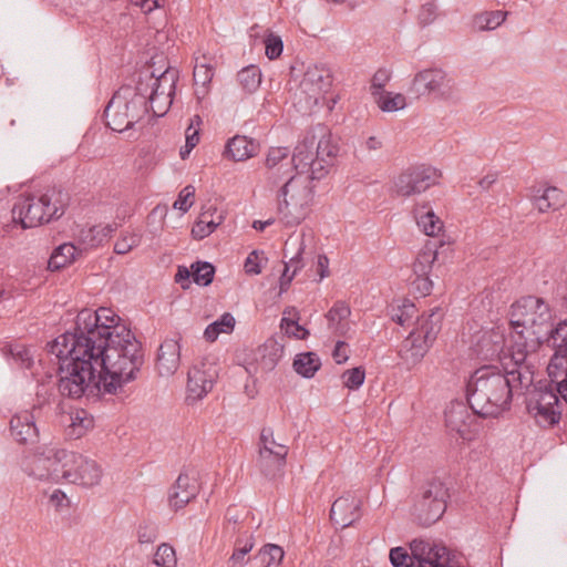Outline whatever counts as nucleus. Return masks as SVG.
<instances>
[{
	"label": "nucleus",
	"mask_w": 567,
	"mask_h": 567,
	"mask_svg": "<svg viewBox=\"0 0 567 567\" xmlns=\"http://www.w3.org/2000/svg\"><path fill=\"white\" fill-rule=\"evenodd\" d=\"M515 365L516 369L509 371L494 364L482 365L470 375L466 400L473 414L498 417L511 409L514 392L533 383L528 367Z\"/></svg>",
	"instance_id": "f257e3e1"
},
{
	"label": "nucleus",
	"mask_w": 567,
	"mask_h": 567,
	"mask_svg": "<svg viewBox=\"0 0 567 567\" xmlns=\"http://www.w3.org/2000/svg\"><path fill=\"white\" fill-rule=\"evenodd\" d=\"M93 362L99 369L103 394H117L137 379L145 362L141 341L130 330L94 344Z\"/></svg>",
	"instance_id": "f03ea898"
},
{
	"label": "nucleus",
	"mask_w": 567,
	"mask_h": 567,
	"mask_svg": "<svg viewBox=\"0 0 567 567\" xmlns=\"http://www.w3.org/2000/svg\"><path fill=\"white\" fill-rule=\"evenodd\" d=\"M63 337L59 336L47 344L45 351L49 357L56 360L59 382L58 390L62 396L80 399L86 393L95 390L103 393L99 369L93 362L92 351L74 341H68L62 347Z\"/></svg>",
	"instance_id": "7ed1b4c3"
},
{
	"label": "nucleus",
	"mask_w": 567,
	"mask_h": 567,
	"mask_svg": "<svg viewBox=\"0 0 567 567\" xmlns=\"http://www.w3.org/2000/svg\"><path fill=\"white\" fill-rule=\"evenodd\" d=\"M554 309L542 297L528 295L517 299L511 307V326L515 331L514 363H525L528 353L539 349V340L553 326Z\"/></svg>",
	"instance_id": "20e7f679"
},
{
	"label": "nucleus",
	"mask_w": 567,
	"mask_h": 567,
	"mask_svg": "<svg viewBox=\"0 0 567 567\" xmlns=\"http://www.w3.org/2000/svg\"><path fill=\"white\" fill-rule=\"evenodd\" d=\"M340 154L339 138L323 124L312 126L292 154L295 171L310 172L311 179H322Z\"/></svg>",
	"instance_id": "39448f33"
},
{
	"label": "nucleus",
	"mask_w": 567,
	"mask_h": 567,
	"mask_svg": "<svg viewBox=\"0 0 567 567\" xmlns=\"http://www.w3.org/2000/svg\"><path fill=\"white\" fill-rule=\"evenodd\" d=\"M70 200V194L56 186L39 195L20 196L11 210L12 220L23 229L58 220L64 215Z\"/></svg>",
	"instance_id": "423d86ee"
},
{
	"label": "nucleus",
	"mask_w": 567,
	"mask_h": 567,
	"mask_svg": "<svg viewBox=\"0 0 567 567\" xmlns=\"http://www.w3.org/2000/svg\"><path fill=\"white\" fill-rule=\"evenodd\" d=\"M120 320L121 318L110 308L101 307L95 311L82 309L76 316L73 331L61 334L64 342L62 347H66L68 341H74L92 351L94 344L130 330L120 323Z\"/></svg>",
	"instance_id": "0eeeda50"
},
{
	"label": "nucleus",
	"mask_w": 567,
	"mask_h": 567,
	"mask_svg": "<svg viewBox=\"0 0 567 567\" xmlns=\"http://www.w3.org/2000/svg\"><path fill=\"white\" fill-rule=\"evenodd\" d=\"M310 172H297L288 177L278 192V213L286 226L299 225L313 202Z\"/></svg>",
	"instance_id": "6e6552de"
},
{
	"label": "nucleus",
	"mask_w": 567,
	"mask_h": 567,
	"mask_svg": "<svg viewBox=\"0 0 567 567\" xmlns=\"http://www.w3.org/2000/svg\"><path fill=\"white\" fill-rule=\"evenodd\" d=\"M449 498V488L442 480L437 477L426 480L413 495L411 509L413 520L423 527L433 525L445 513Z\"/></svg>",
	"instance_id": "1a4fd4ad"
},
{
	"label": "nucleus",
	"mask_w": 567,
	"mask_h": 567,
	"mask_svg": "<svg viewBox=\"0 0 567 567\" xmlns=\"http://www.w3.org/2000/svg\"><path fill=\"white\" fill-rule=\"evenodd\" d=\"M443 313L440 308L432 309L425 317L417 319V326L403 341L400 350L401 358L411 365L419 363L441 331Z\"/></svg>",
	"instance_id": "9d476101"
},
{
	"label": "nucleus",
	"mask_w": 567,
	"mask_h": 567,
	"mask_svg": "<svg viewBox=\"0 0 567 567\" xmlns=\"http://www.w3.org/2000/svg\"><path fill=\"white\" fill-rule=\"evenodd\" d=\"M453 80L440 68H430L419 71L408 89L413 97L433 96L447 99L453 89Z\"/></svg>",
	"instance_id": "9b49d317"
},
{
	"label": "nucleus",
	"mask_w": 567,
	"mask_h": 567,
	"mask_svg": "<svg viewBox=\"0 0 567 567\" xmlns=\"http://www.w3.org/2000/svg\"><path fill=\"white\" fill-rule=\"evenodd\" d=\"M441 173L429 165L411 166L402 172L395 183V192L399 196L410 197L421 194L439 183Z\"/></svg>",
	"instance_id": "f8f14e48"
},
{
	"label": "nucleus",
	"mask_w": 567,
	"mask_h": 567,
	"mask_svg": "<svg viewBox=\"0 0 567 567\" xmlns=\"http://www.w3.org/2000/svg\"><path fill=\"white\" fill-rule=\"evenodd\" d=\"M411 559L415 567H456L443 545L431 544L422 539L410 543Z\"/></svg>",
	"instance_id": "ddd939ff"
},
{
	"label": "nucleus",
	"mask_w": 567,
	"mask_h": 567,
	"mask_svg": "<svg viewBox=\"0 0 567 567\" xmlns=\"http://www.w3.org/2000/svg\"><path fill=\"white\" fill-rule=\"evenodd\" d=\"M41 408L33 405L31 410H24L14 414L10 420V433L13 440L20 444H33L39 440V429L35 424Z\"/></svg>",
	"instance_id": "4468645a"
},
{
	"label": "nucleus",
	"mask_w": 567,
	"mask_h": 567,
	"mask_svg": "<svg viewBox=\"0 0 567 567\" xmlns=\"http://www.w3.org/2000/svg\"><path fill=\"white\" fill-rule=\"evenodd\" d=\"M132 95L131 86H122L116 91L104 110V117L107 127L114 132H123L131 128V122L127 115V104L125 97Z\"/></svg>",
	"instance_id": "2eb2a0df"
},
{
	"label": "nucleus",
	"mask_w": 567,
	"mask_h": 567,
	"mask_svg": "<svg viewBox=\"0 0 567 567\" xmlns=\"http://www.w3.org/2000/svg\"><path fill=\"white\" fill-rule=\"evenodd\" d=\"M267 179L275 186L295 169V162L287 147H271L266 157Z\"/></svg>",
	"instance_id": "dca6fc26"
},
{
	"label": "nucleus",
	"mask_w": 567,
	"mask_h": 567,
	"mask_svg": "<svg viewBox=\"0 0 567 567\" xmlns=\"http://www.w3.org/2000/svg\"><path fill=\"white\" fill-rule=\"evenodd\" d=\"M436 259V251L426 248L419 252L415 261L413 262V272L415 279L412 287L421 297L429 296L433 288V282L429 277L433 262Z\"/></svg>",
	"instance_id": "f3484780"
},
{
	"label": "nucleus",
	"mask_w": 567,
	"mask_h": 567,
	"mask_svg": "<svg viewBox=\"0 0 567 567\" xmlns=\"http://www.w3.org/2000/svg\"><path fill=\"white\" fill-rule=\"evenodd\" d=\"M181 337L165 339L157 352L156 369L162 377L173 375L181 363Z\"/></svg>",
	"instance_id": "a211bd4d"
},
{
	"label": "nucleus",
	"mask_w": 567,
	"mask_h": 567,
	"mask_svg": "<svg viewBox=\"0 0 567 567\" xmlns=\"http://www.w3.org/2000/svg\"><path fill=\"white\" fill-rule=\"evenodd\" d=\"M164 82H168V72H163L159 76L154 73L145 72L138 78L136 86L132 89V97H143L147 101V105L153 110V105L159 102V89Z\"/></svg>",
	"instance_id": "6ab92c4d"
},
{
	"label": "nucleus",
	"mask_w": 567,
	"mask_h": 567,
	"mask_svg": "<svg viewBox=\"0 0 567 567\" xmlns=\"http://www.w3.org/2000/svg\"><path fill=\"white\" fill-rule=\"evenodd\" d=\"M334 525L346 528L360 518V501L353 496H342L334 501L330 509Z\"/></svg>",
	"instance_id": "aec40b11"
},
{
	"label": "nucleus",
	"mask_w": 567,
	"mask_h": 567,
	"mask_svg": "<svg viewBox=\"0 0 567 567\" xmlns=\"http://www.w3.org/2000/svg\"><path fill=\"white\" fill-rule=\"evenodd\" d=\"M286 337L280 336L279 339H268L259 349L256 358V369L267 373L272 371L284 355Z\"/></svg>",
	"instance_id": "412c9836"
},
{
	"label": "nucleus",
	"mask_w": 567,
	"mask_h": 567,
	"mask_svg": "<svg viewBox=\"0 0 567 567\" xmlns=\"http://www.w3.org/2000/svg\"><path fill=\"white\" fill-rule=\"evenodd\" d=\"M470 405L461 401H453L445 410V423L451 431H455L462 437L468 433L473 415L468 412Z\"/></svg>",
	"instance_id": "4be33fe9"
},
{
	"label": "nucleus",
	"mask_w": 567,
	"mask_h": 567,
	"mask_svg": "<svg viewBox=\"0 0 567 567\" xmlns=\"http://www.w3.org/2000/svg\"><path fill=\"white\" fill-rule=\"evenodd\" d=\"M288 447H279L278 452H258L257 466L267 478L281 476L286 466Z\"/></svg>",
	"instance_id": "5701e85b"
},
{
	"label": "nucleus",
	"mask_w": 567,
	"mask_h": 567,
	"mask_svg": "<svg viewBox=\"0 0 567 567\" xmlns=\"http://www.w3.org/2000/svg\"><path fill=\"white\" fill-rule=\"evenodd\" d=\"M59 451L54 447L39 449L32 456L29 475L41 481H49L52 465L58 462Z\"/></svg>",
	"instance_id": "b1692460"
},
{
	"label": "nucleus",
	"mask_w": 567,
	"mask_h": 567,
	"mask_svg": "<svg viewBox=\"0 0 567 567\" xmlns=\"http://www.w3.org/2000/svg\"><path fill=\"white\" fill-rule=\"evenodd\" d=\"M547 371L560 396L567 402V348L553 354Z\"/></svg>",
	"instance_id": "393cba45"
},
{
	"label": "nucleus",
	"mask_w": 567,
	"mask_h": 567,
	"mask_svg": "<svg viewBox=\"0 0 567 567\" xmlns=\"http://www.w3.org/2000/svg\"><path fill=\"white\" fill-rule=\"evenodd\" d=\"M258 150L259 144L255 140L236 135L227 142L224 154L233 161L241 162L254 157Z\"/></svg>",
	"instance_id": "a878e982"
},
{
	"label": "nucleus",
	"mask_w": 567,
	"mask_h": 567,
	"mask_svg": "<svg viewBox=\"0 0 567 567\" xmlns=\"http://www.w3.org/2000/svg\"><path fill=\"white\" fill-rule=\"evenodd\" d=\"M555 382L548 381V380H540L538 381L534 389L528 392V395L526 398V405H545L547 408L549 406H558L559 399L558 395L559 392L556 389V385L554 386Z\"/></svg>",
	"instance_id": "bb28decb"
},
{
	"label": "nucleus",
	"mask_w": 567,
	"mask_h": 567,
	"mask_svg": "<svg viewBox=\"0 0 567 567\" xmlns=\"http://www.w3.org/2000/svg\"><path fill=\"white\" fill-rule=\"evenodd\" d=\"M215 374V372L210 373L198 367H193L188 371L187 378V390L189 392V396L193 399H202L206 395L213 389Z\"/></svg>",
	"instance_id": "cd10ccee"
},
{
	"label": "nucleus",
	"mask_w": 567,
	"mask_h": 567,
	"mask_svg": "<svg viewBox=\"0 0 567 567\" xmlns=\"http://www.w3.org/2000/svg\"><path fill=\"white\" fill-rule=\"evenodd\" d=\"M332 84V76L329 69L315 65L305 72L301 85L310 92H327Z\"/></svg>",
	"instance_id": "c85d7f7f"
},
{
	"label": "nucleus",
	"mask_w": 567,
	"mask_h": 567,
	"mask_svg": "<svg viewBox=\"0 0 567 567\" xmlns=\"http://www.w3.org/2000/svg\"><path fill=\"white\" fill-rule=\"evenodd\" d=\"M546 344L553 348L554 353H560V350L567 348V319L560 320L546 331L544 338L539 340V347Z\"/></svg>",
	"instance_id": "c756f323"
},
{
	"label": "nucleus",
	"mask_w": 567,
	"mask_h": 567,
	"mask_svg": "<svg viewBox=\"0 0 567 567\" xmlns=\"http://www.w3.org/2000/svg\"><path fill=\"white\" fill-rule=\"evenodd\" d=\"M83 455L70 452L66 450H60L58 456V463H61V481L73 483L76 478V470L83 464Z\"/></svg>",
	"instance_id": "7c9ffc66"
},
{
	"label": "nucleus",
	"mask_w": 567,
	"mask_h": 567,
	"mask_svg": "<svg viewBox=\"0 0 567 567\" xmlns=\"http://www.w3.org/2000/svg\"><path fill=\"white\" fill-rule=\"evenodd\" d=\"M76 251L78 248L71 243L55 247L48 260V269L56 271L64 268L75 259Z\"/></svg>",
	"instance_id": "2f4dec72"
},
{
	"label": "nucleus",
	"mask_w": 567,
	"mask_h": 567,
	"mask_svg": "<svg viewBox=\"0 0 567 567\" xmlns=\"http://www.w3.org/2000/svg\"><path fill=\"white\" fill-rule=\"evenodd\" d=\"M535 207L544 213L548 209H558L566 204L564 192L555 186H548L543 194L535 197Z\"/></svg>",
	"instance_id": "473e14b6"
},
{
	"label": "nucleus",
	"mask_w": 567,
	"mask_h": 567,
	"mask_svg": "<svg viewBox=\"0 0 567 567\" xmlns=\"http://www.w3.org/2000/svg\"><path fill=\"white\" fill-rule=\"evenodd\" d=\"M292 365L299 375L306 379H311L320 369L321 361L315 352H302L296 355Z\"/></svg>",
	"instance_id": "72a5a7b5"
},
{
	"label": "nucleus",
	"mask_w": 567,
	"mask_h": 567,
	"mask_svg": "<svg viewBox=\"0 0 567 567\" xmlns=\"http://www.w3.org/2000/svg\"><path fill=\"white\" fill-rule=\"evenodd\" d=\"M76 478L73 484L83 486H94L99 484L102 477V470L95 461L83 457V464L76 470Z\"/></svg>",
	"instance_id": "f704fd0d"
},
{
	"label": "nucleus",
	"mask_w": 567,
	"mask_h": 567,
	"mask_svg": "<svg viewBox=\"0 0 567 567\" xmlns=\"http://www.w3.org/2000/svg\"><path fill=\"white\" fill-rule=\"evenodd\" d=\"M529 414H532L536 422L543 427H550L559 423L561 413L558 406L543 405H526Z\"/></svg>",
	"instance_id": "c9c22d12"
},
{
	"label": "nucleus",
	"mask_w": 567,
	"mask_h": 567,
	"mask_svg": "<svg viewBox=\"0 0 567 567\" xmlns=\"http://www.w3.org/2000/svg\"><path fill=\"white\" fill-rule=\"evenodd\" d=\"M235 323L236 320L234 316L229 312H225L220 318L206 327L204 338L208 342H214L220 333H230L234 330Z\"/></svg>",
	"instance_id": "e433bc0d"
},
{
	"label": "nucleus",
	"mask_w": 567,
	"mask_h": 567,
	"mask_svg": "<svg viewBox=\"0 0 567 567\" xmlns=\"http://www.w3.org/2000/svg\"><path fill=\"white\" fill-rule=\"evenodd\" d=\"M212 216L213 213L210 212V208L200 214L198 221L192 229V236L194 239H204L205 237L214 233V230L221 224V215L218 216L217 220L213 219Z\"/></svg>",
	"instance_id": "4c0bfd02"
},
{
	"label": "nucleus",
	"mask_w": 567,
	"mask_h": 567,
	"mask_svg": "<svg viewBox=\"0 0 567 567\" xmlns=\"http://www.w3.org/2000/svg\"><path fill=\"white\" fill-rule=\"evenodd\" d=\"M238 82L244 91L254 93L261 84V71L256 65H248L237 74Z\"/></svg>",
	"instance_id": "58836bf2"
},
{
	"label": "nucleus",
	"mask_w": 567,
	"mask_h": 567,
	"mask_svg": "<svg viewBox=\"0 0 567 567\" xmlns=\"http://www.w3.org/2000/svg\"><path fill=\"white\" fill-rule=\"evenodd\" d=\"M374 101L383 112H395L405 107V96L401 93L374 92Z\"/></svg>",
	"instance_id": "ea45409f"
},
{
	"label": "nucleus",
	"mask_w": 567,
	"mask_h": 567,
	"mask_svg": "<svg viewBox=\"0 0 567 567\" xmlns=\"http://www.w3.org/2000/svg\"><path fill=\"white\" fill-rule=\"evenodd\" d=\"M192 278L193 281L203 287L209 286L215 276V267L208 261H195L192 265Z\"/></svg>",
	"instance_id": "a19ab883"
},
{
	"label": "nucleus",
	"mask_w": 567,
	"mask_h": 567,
	"mask_svg": "<svg viewBox=\"0 0 567 567\" xmlns=\"http://www.w3.org/2000/svg\"><path fill=\"white\" fill-rule=\"evenodd\" d=\"M255 542L252 534L248 538H237L235 542V549L229 558V567H245V556L254 548Z\"/></svg>",
	"instance_id": "79ce46f5"
},
{
	"label": "nucleus",
	"mask_w": 567,
	"mask_h": 567,
	"mask_svg": "<svg viewBox=\"0 0 567 567\" xmlns=\"http://www.w3.org/2000/svg\"><path fill=\"white\" fill-rule=\"evenodd\" d=\"M125 104H127L131 128L151 111V106L147 105V101L143 97H125Z\"/></svg>",
	"instance_id": "37998d69"
},
{
	"label": "nucleus",
	"mask_w": 567,
	"mask_h": 567,
	"mask_svg": "<svg viewBox=\"0 0 567 567\" xmlns=\"http://www.w3.org/2000/svg\"><path fill=\"white\" fill-rule=\"evenodd\" d=\"M506 16L507 12L501 10L483 12L475 17V25L480 30H494L505 21Z\"/></svg>",
	"instance_id": "c03bdc74"
},
{
	"label": "nucleus",
	"mask_w": 567,
	"mask_h": 567,
	"mask_svg": "<svg viewBox=\"0 0 567 567\" xmlns=\"http://www.w3.org/2000/svg\"><path fill=\"white\" fill-rule=\"evenodd\" d=\"M175 83L174 75L168 72V82H164L163 86L159 89V100H162V105L158 106V111L153 106V114L155 116H163L169 105L172 104V95L174 94Z\"/></svg>",
	"instance_id": "a18cd8bd"
},
{
	"label": "nucleus",
	"mask_w": 567,
	"mask_h": 567,
	"mask_svg": "<svg viewBox=\"0 0 567 567\" xmlns=\"http://www.w3.org/2000/svg\"><path fill=\"white\" fill-rule=\"evenodd\" d=\"M258 556L262 557L265 567L279 566L284 559L285 551L279 545L266 544L259 549Z\"/></svg>",
	"instance_id": "49530a36"
},
{
	"label": "nucleus",
	"mask_w": 567,
	"mask_h": 567,
	"mask_svg": "<svg viewBox=\"0 0 567 567\" xmlns=\"http://www.w3.org/2000/svg\"><path fill=\"white\" fill-rule=\"evenodd\" d=\"M198 489L190 488L188 491H169L168 504L174 511H178L186 506L198 494Z\"/></svg>",
	"instance_id": "de8ad7c7"
},
{
	"label": "nucleus",
	"mask_w": 567,
	"mask_h": 567,
	"mask_svg": "<svg viewBox=\"0 0 567 567\" xmlns=\"http://www.w3.org/2000/svg\"><path fill=\"white\" fill-rule=\"evenodd\" d=\"M176 563L174 548L166 543L161 544L154 555V564L159 567H175Z\"/></svg>",
	"instance_id": "09e8293b"
},
{
	"label": "nucleus",
	"mask_w": 567,
	"mask_h": 567,
	"mask_svg": "<svg viewBox=\"0 0 567 567\" xmlns=\"http://www.w3.org/2000/svg\"><path fill=\"white\" fill-rule=\"evenodd\" d=\"M416 312L414 303L409 300H404L401 306L393 308L391 312V319L400 326L408 324Z\"/></svg>",
	"instance_id": "8fccbe9b"
},
{
	"label": "nucleus",
	"mask_w": 567,
	"mask_h": 567,
	"mask_svg": "<svg viewBox=\"0 0 567 567\" xmlns=\"http://www.w3.org/2000/svg\"><path fill=\"white\" fill-rule=\"evenodd\" d=\"M417 225L421 227L425 235L435 236L442 228V221L434 215L433 212H426L417 217Z\"/></svg>",
	"instance_id": "3c124183"
},
{
	"label": "nucleus",
	"mask_w": 567,
	"mask_h": 567,
	"mask_svg": "<svg viewBox=\"0 0 567 567\" xmlns=\"http://www.w3.org/2000/svg\"><path fill=\"white\" fill-rule=\"evenodd\" d=\"M264 43L265 53L269 60L278 59L281 55L284 50V42L279 35L269 32L268 34H266Z\"/></svg>",
	"instance_id": "603ef678"
},
{
	"label": "nucleus",
	"mask_w": 567,
	"mask_h": 567,
	"mask_svg": "<svg viewBox=\"0 0 567 567\" xmlns=\"http://www.w3.org/2000/svg\"><path fill=\"white\" fill-rule=\"evenodd\" d=\"M279 447H287L284 444L278 443L274 437V430L271 427H264L260 432L258 442V452H278Z\"/></svg>",
	"instance_id": "864d4df0"
},
{
	"label": "nucleus",
	"mask_w": 567,
	"mask_h": 567,
	"mask_svg": "<svg viewBox=\"0 0 567 567\" xmlns=\"http://www.w3.org/2000/svg\"><path fill=\"white\" fill-rule=\"evenodd\" d=\"M344 385L350 390H358L364 382L365 370L362 367H355L343 373Z\"/></svg>",
	"instance_id": "5fc2aeb1"
},
{
	"label": "nucleus",
	"mask_w": 567,
	"mask_h": 567,
	"mask_svg": "<svg viewBox=\"0 0 567 567\" xmlns=\"http://www.w3.org/2000/svg\"><path fill=\"white\" fill-rule=\"evenodd\" d=\"M351 315L350 307L344 301H337L332 308L327 312L326 318L329 324L340 323Z\"/></svg>",
	"instance_id": "6e6d98bb"
},
{
	"label": "nucleus",
	"mask_w": 567,
	"mask_h": 567,
	"mask_svg": "<svg viewBox=\"0 0 567 567\" xmlns=\"http://www.w3.org/2000/svg\"><path fill=\"white\" fill-rule=\"evenodd\" d=\"M195 187L193 185L185 186L178 194L173 207L183 213H187L194 204Z\"/></svg>",
	"instance_id": "4d7b16f0"
},
{
	"label": "nucleus",
	"mask_w": 567,
	"mask_h": 567,
	"mask_svg": "<svg viewBox=\"0 0 567 567\" xmlns=\"http://www.w3.org/2000/svg\"><path fill=\"white\" fill-rule=\"evenodd\" d=\"M390 561L393 567H415L411 555L403 547H394L389 554Z\"/></svg>",
	"instance_id": "13d9d810"
},
{
	"label": "nucleus",
	"mask_w": 567,
	"mask_h": 567,
	"mask_svg": "<svg viewBox=\"0 0 567 567\" xmlns=\"http://www.w3.org/2000/svg\"><path fill=\"white\" fill-rule=\"evenodd\" d=\"M280 327L285 330L287 337H295L296 339L303 340L309 336V331L292 319L282 318Z\"/></svg>",
	"instance_id": "bf43d9fd"
},
{
	"label": "nucleus",
	"mask_w": 567,
	"mask_h": 567,
	"mask_svg": "<svg viewBox=\"0 0 567 567\" xmlns=\"http://www.w3.org/2000/svg\"><path fill=\"white\" fill-rule=\"evenodd\" d=\"M158 537L157 526L153 523H144L138 526L137 538L141 544H152Z\"/></svg>",
	"instance_id": "052dcab7"
},
{
	"label": "nucleus",
	"mask_w": 567,
	"mask_h": 567,
	"mask_svg": "<svg viewBox=\"0 0 567 567\" xmlns=\"http://www.w3.org/2000/svg\"><path fill=\"white\" fill-rule=\"evenodd\" d=\"M141 243V236L132 234L118 239L114 245V252L117 255H125Z\"/></svg>",
	"instance_id": "680f3d73"
},
{
	"label": "nucleus",
	"mask_w": 567,
	"mask_h": 567,
	"mask_svg": "<svg viewBox=\"0 0 567 567\" xmlns=\"http://www.w3.org/2000/svg\"><path fill=\"white\" fill-rule=\"evenodd\" d=\"M193 75L196 84H202L203 86H205L212 81L214 72L209 64L196 63Z\"/></svg>",
	"instance_id": "e2e57ef3"
},
{
	"label": "nucleus",
	"mask_w": 567,
	"mask_h": 567,
	"mask_svg": "<svg viewBox=\"0 0 567 567\" xmlns=\"http://www.w3.org/2000/svg\"><path fill=\"white\" fill-rule=\"evenodd\" d=\"M190 488H196L199 491V486L195 477H189L186 471L179 473L177 480L169 491H188Z\"/></svg>",
	"instance_id": "0e129e2a"
},
{
	"label": "nucleus",
	"mask_w": 567,
	"mask_h": 567,
	"mask_svg": "<svg viewBox=\"0 0 567 567\" xmlns=\"http://www.w3.org/2000/svg\"><path fill=\"white\" fill-rule=\"evenodd\" d=\"M195 123L197 125L202 123L199 115H195L192 118L189 126L185 131V144L193 148H195L199 142V128L194 127Z\"/></svg>",
	"instance_id": "69168bd1"
},
{
	"label": "nucleus",
	"mask_w": 567,
	"mask_h": 567,
	"mask_svg": "<svg viewBox=\"0 0 567 567\" xmlns=\"http://www.w3.org/2000/svg\"><path fill=\"white\" fill-rule=\"evenodd\" d=\"M390 72L386 69H379L371 80V93L374 96V92H384L383 87L390 81Z\"/></svg>",
	"instance_id": "338daca9"
},
{
	"label": "nucleus",
	"mask_w": 567,
	"mask_h": 567,
	"mask_svg": "<svg viewBox=\"0 0 567 567\" xmlns=\"http://www.w3.org/2000/svg\"><path fill=\"white\" fill-rule=\"evenodd\" d=\"M436 17V7L433 3H425L422 6L420 14H419V22L421 25L426 27L431 24Z\"/></svg>",
	"instance_id": "774afa93"
}]
</instances>
